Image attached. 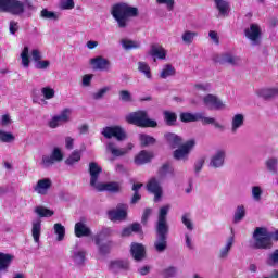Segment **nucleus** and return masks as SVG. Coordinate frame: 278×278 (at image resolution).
I'll list each match as a JSON object with an SVG mask.
<instances>
[{"instance_id":"6ab92c4d","label":"nucleus","mask_w":278,"mask_h":278,"mask_svg":"<svg viewBox=\"0 0 278 278\" xmlns=\"http://www.w3.org/2000/svg\"><path fill=\"white\" fill-rule=\"evenodd\" d=\"M94 189L98 192H121V185L118 182H99Z\"/></svg>"},{"instance_id":"39448f33","label":"nucleus","mask_w":278,"mask_h":278,"mask_svg":"<svg viewBox=\"0 0 278 278\" xmlns=\"http://www.w3.org/2000/svg\"><path fill=\"white\" fill-rule=\"evenodd\" d=\"M253 249H273V241H270V235L268 229L264 227H257L253 232Z\"/></svg>"},{"instance_id":"ddd939ff","label":"nucleus","mask_w":278,"mask_h":278,"mask_svg":"<svg viewBox=\"0 0 278 278\" xmlns=\"http://www.w3.org/2000/svg\"><path fill=\"white\" fill-rule=\"evenodd\" d=\"M203 103L208 110H225V103H223L217 96L212 93H208L203 98Z\"/></svg>"},{"instance_id":"58836bf2","label":"nucleus","mask_w":278,"mask_h":278,"mask_svg":"<svg viewBox=\"0 0 278 278\" xmlns=\"http://www.w3.org/2000/svg\"><path fill=\"white\" fill-rule=\"evenodd\" d=\"M216 8L223 16L229 12V2L225 0H215Z\"/></svg>"},{"instance_id":"0eeeda50","label":"nucleus","mask_w":278,"mask_h":278,"mask_svg":"<svg viewBox=\"0 0 278 278\" xmlns=\"http://www.w3.org/2000/svg\"><path fill=\"white\" fill-rule=\"evenodd\" d=\"M101 134L108 139L115 138L118 142H123L127 138L125 129L121 126H106L102 128Z\"/></svg>"},{"instance_id":"c756f323","label":"nucleus","mask_w":278,"mask_h":278,"mask_svg":"<svg viewBox=\"0 0 278 278\" xmlns=\"http://www.w3.org/2000/svg\"><path fill=\"white\" fill-rule=\"evenodd\" d=\"M164 138L169 147H172V149H177V147H181V142H184L181 137L173 132L165 134Z\"/></svg>"},{"instance_id":"f704fd0d","label":"nucleus","mask_w":278,"mask_h":278,"mask_svg":"<svg viewBox=\"0 0 278 278\" xmlns=\"http://www.w3.org/2000/svg\"><path fill=\"white\" fill-rule=\"evenodd\" d=\"M81 160V152L79 150H75L72 152V154L65 160V164L67 166H73L77 164Z\"/></svg>"},{"instance_id":"9d476101","label":"nucleus","mask_w":278,"mask_h":278,"mask_svg":"<svg viewBox=\"0 0 278 278\" xmlns=\"http://www.w3.org/2000/svg\"><path fill=\"white\" fill-rule=\"evenodd\" d=\"M148 192L154 194V202L157 203L162 200V195L164 194V190L162 189V184L157 178H151L147 184Z\"/></svg>"},{"instance_id":"2eb2a0df","label":"nucleus","mask_w":278,"mask_h":278,"mask_svg":"<svg viewBox=\"0 0 278 278\" xmlns=\"http://www.w3.org/2000/svg\"><path fill=\"white\" fill-rule=\"evenodd\" d=\"M128 208L127 204H118L116 208L108 212L110 220H125Z\"/></svg>"},{"instance_id":"0e129e2a","label":"nucleus","mask_w":278,"mask_h":278,"mask_svg":"<svg viewBox=\"0 0 278 278\" xmlns=\"http://www.w3.org/2000/svg\"><path fill=\"white\" fill-rule=\"evenodd\" d=\"M0 125L2 127H10V125H12V117H10L9 114L2 115L0 119Z\"/></svg>"},{"instance_id":"5701e85b","label":"nucleus","mask_w":278,"mask_h":278,"mask_svg":"<svg viewBox=\"0 0 278 278\" xmlns=\"http://www.w3.org/2000/svg\"><path fill=\"white\" fill-rule=\"evenodd\" d=\"M257 97L261 99H265V101H270V99H275L278 97V88L277 87H267L262 88L256 91Z\"/></svg>"},{"instance_id":"3c124183","label":"nucleus","mask_w":278,"mask_h":278,"mask_svg":"<svg viewBox=\"0 0 278 278\" xmlns=\"http://www.w3.org/2000/svg\"><path fill=\"white\" fill-rule=\"evenodd\" d=\"M139 140L141 142V147H149L155 142V138L149 135L141 134L139 136Z\"/></svg>"},{"instance_id":"bf43d9fd","label":"nucleus","mask_w":278,"mask_h":278,"mask_svg":"<svg viewBox=\"0 0 278 278\" xmlns=\"http://www.w3.org/2000/svg\"><path fill=\"white\" fill-rule=\"evenodd\" d=\"M41 93L47 100L53 99L55 97V90L51 87H43L41 89Z\"/></svg>"},{"instance_id":"473e14b6","label":"nucleus","mask_w":278,"mask_h":278,"mask_svg":"<svg viewBox=\"0 0 278 278\" xmlns=\"http://www.w3.org/2000/svg\"><path fill=\"white\" fill-rule=\"evenodd\" d=\"M151 160H153V153L142 150L135 157V164H137L138 166H142V164H147L148 162H151Z\"/></svg>"},{"instance_id":"ea45409f","label":"nucleus","mask_w":278,"mask_h":278,"mask_svg":"<svg viewBox=\"0 0 278 278\" xmlns=\"http://www.w3.org/2000/svg\"><path fill=\"white\" fill-rule=\"evenodd\" d=\"M197 36H199V34L197 31H190V30H186L182 36V42H185V45H192V42H194V38H197Z\"/></svg>"},{"instance_id":"e433bc0d","label":"nucleus","mask_w":278,"mask_h":278,"mask_svg":"<svg viewBox=\"0 0 278 278\" xmlns=\"http://www.w3.org/2000/svg\"><path fill=\"white\" fill-rule=\"evenodd\" d=\"M121 45H122L123 49H125L126 51H131V49H140V42L139 41L123 39L121 41Z\"/></svg>"},{"instance_id":"13d9d810","label":"nucleus","mask_w":278,"mask_h":278,"mask_svg":"<svg viewBox=\"0 0 278 278\" xmlns=\"http://www.w3.org/2000/svg\"><path fill=\"white\" fill-rule=\"evenodd\" d=\"M267 264L269 266H277L278 265V249L274 250L267 258Z\"/></svg>"},{"instance_id":"a19ab883","label":"nucleus","mask_w":278,"mask_h":278,"mask_svg":"<svg viewBox=\"0 0 278 278\" xmlns=\"http://www.w3.org/2000/svg\"><path fill=\"white\" fill-rule=\"evenodd\" d=\"M244 216H247V210L244 208V205L237 206L233 215V223H240Z\"/></svg>"},{"instance_id":"49530a36","label":"nucleus","mask_w":278,"mask_h":278,"mask_svg":"<svg viewBox=\"0 0 278 278\" xmlns=\"http://www.w3.org/2000/svg\"><path fill=\"white\" fill-rule=\"evenodd\" d=\"M181 223L187 227L188 231H192L194 229V224H192V218L190 213H184L181 216Z\"/></svg>"},{"instance_id":"338daca9","label":"nucleus","mask_w":278,"mask_h":278,"mask_svg":"<svg viewBox=\"0 0 278 278\" xmlns=\"http://www.w3.org/2000/svg\"><path fill=\"white\" fill-rule=\"evenodd\" d=\"M168 173H170V164L169 163H165L160 168L159 175H161V177H166V175H168Z\"/></svg>"},{"instance_id":"f03ea898","label":"nucleus","mask_w":278,"mask_h":278,"mask_svg":"<svg viewBox=\"0 0 278 278\" xmlns=\"http://www.w3.org/2000/svg\"><path fill=\"white\" fill-rule=\"evenodd\" d=\"M36 7L31 0H0V12H8L14 16H21L26 13V16H31Z\"/></svg>"},{"instance_id":"b1692460","label":"nucleus","mask_w":278,"mask_h":278,"mask_svg":"<svg viewBox=\"0 0 278 278\" xmlns=\"http://www.w3.org/2000/svg\"><path fill=\"white\" fill-rule=\"evenodd\" d=\"M244 127V114L237 113L231 117L230 131L231 134H238V130Z\"/></svg>"},{"instance_id":"052dcab7","label":"nucleus","mask_w":278,"mask_h":278,"mask_svg":"<svg viewBox=\"0 0 278 278\" xmlns=\"http://www.w3.org/2000/svg\"><path fill=\"white\" fill-rule=\"evenodd\" d=\"M156 3L160 5H166L168 12H173V10H175V0H156Z\"/></svg>"},{"instance_id":"e2e57ef3","label":"nucleus","mask_w":278,"mask_h":278,"mask_svg":"<svg viewBox=\"0 0 278 278\" xmlns=\"http://www.w3.org/2000/svg\"><path fill=\"white\" fill-rule=\"evenodd\" d=\"M75 8V2L73 0H62L60 2L61 10H73Z\"/></svg>"},{"instance_id":"aec40b11","label":"nucleus","mask_w":278,"mask_h":278,"mask_svg":"<svg viewBox=\"0 0 278 278\" xmlns=\"http://www.w3.org/2000/svg\"><path fill=\"white\" fill-rule=\"evenodd\" d=\"M51 186H53V181L50 178H43L37 181L34 190L37 194L45 195L51 190Z\"/></svg>"},{"instance_id":"7c9ffc66","label":"nucleus","mask_w":278,"mask_h":278,"mask_svg":"<svg viewBox=\"0 0 278 278\" xmlns=\"http://www.w3.org/2000/svg\"><path fill=\"white\" fill-rule=\"evenodd\" d=\"M265 167L271 175H278V157L269 156L265 160Z\"/></svg>"},{"instance_id":"09e8293b","label":"nucleus","mask_w":278,"mask_h":278,"mask_svg":"<svg viewBox=\"0 0 278 278\" xmlns=\"http://www.w3.org/2000/svg\"><path fill=\"white\" fill-rule=\"evenodd\" d=\"M180 121H182V123H194V122L199 121V113H197V114L181 113Z\"/></svg>"},{"instance_id":"a211bd4d","label":"nucleus","mask_w":278,"mask_h":278,"mask_svg":"<svg viewBox=\"0 0 278 278\" xmlns=\"http://www.w3.org/2000/svg\"><path fill=\"white\" fill-rule=\"evenodd\" d=\"M102 170L103 169L97 162L89 163L90 186H92V188L98 186L99 182L97 181H99V175H101Z\"/></svg>"},{"instance_id":"c85d7f7f","label":"nucleus","mask_w":278,"mask_h":278,"mask_svg":"<svg viewBox=\"0 0 278 278\" xmlns=\"http://www.w3.org/2000/svg\"><path fill=\"white\" fill-rule=\"evenodd\" d=\"M71 260L74 262L75 266H84L86 263V251L77 249L73 250Z\"/></svg>"},{"instance_id":"393cba45","label":"nucleus","mask_w":278,"mask_h":278,"mask_svg":"<svg viewBox=\"0 0 278 278\" xmlns=\"http://www.w3.org/2000/svg\"><path fill=\"white\" fill-rule=\"evenodd\" d=\"M41 233H42V222L37 218L31 223V236L36 244H40Z\"/></svg>"},{"instance_id":"9b49d317","label":"nucleus","mask_w":278,"mask_h":278,"mask_svg":"<svg viewBox=\"0 0 278 278\" xmlns=\"http://www.w3.org/2000/svg\"><path fill=\"white\" fill-rule=\"evenodd\" d=\"M227 159V150L219 148L217 149L210 159V166L212 168H223L225 160Z\"/></svg>"},{"instance_id":"5fc2aeb1","label":"nucleus","mask_w":278,"mask_h":278,"mask_svg":"<svg viewBox=\"0 0 278 278\" xmlns=\"http://www.w3.org/2000/svg\"><path fill=\"white\" fill-rule=\"evenodd\" d=\"M164 116H165V122L167 123V125L172 126V125H175V123H177V114H175L170 111H165Z\"/></svg>"},{"instance_id":"c03bdc74","label":"nucleus","mask_w":278,"mask_h":278,"mask_svg":"<svg viewBox=\"0 0 278 278\" xmlns=\"http://www.w3.org/2000/svg\"><path fill=\"white\" fill-rule=\"evenodd\" d=\"M138 72L142 73L147 79H151V67L146 62H138Z\"/></svg>"},{"instance_id":"603ef678","label":"nucleus","mask_w":278,"mask_h":278,"mask_svg":"<svg viewBox=\"0 0 278 278\" xmlns=\"http://www.w3.org/2000/svg\"><path fill=\"white\" fill-rule=\"evenodd\" d=\"M119 101H122L123 103H131V101H134V97L131 96V92H129V90H121Z\"/></svg>"},{"instance_id":"6e6552de","label":"nucleus","mask_w":278,"mask_h":278,"mask_svg":"<svg viewBox=\"0 0 278 278\" xmlns=\"http://www.w3.org/2000/svg\"><path fill=\"white\" fill-rule=\"evenodd\" d=\"M244 36L250 40L253 47H257V45L262 42V28L258 24H250V26L244 29Z\"/></svg>"},{"instance_id":"bb28decb","label":"nucleus","mask_w":278,"mask_h":278,"mask_svg":"<svg viewBox=\"0 0 278 278\" xmlns=\"http://www.w3.org/2000/svg\"><path fill=\"white\" fill-rule=\"evenodd\" d=\"M111 273H121V270H129V262L127 261H111L109 265Z\"/></svg>"},{"instance_id":"2f4dec72","label":"nucleus","mask_w":278,"mask_h":278,"mask_svg":"<svg viewBox=\"0 0 278 278\" xmlns=\"http://www.w3.org/2000/svg\"><path fill=\"white\" fill-rule=\"evenodd\" d=\"M149 55L152 58H157L159 60H166V50L162 46L152 45Z\"/></svg>"},{"instance_id":"864d4df0","label":"nucleus","mask_w":278,"mask_h":278,"mask_svg":"<svg viewBox=\"0 0 278 278\" xmlns=\"http://www.w3.org/2000/svg\"><path fill=\"white\" fill-rule=\"evenodd\" d=\"M112 247H114V242L113 241H108L106 243L103 244H99V251L101 253V255H108V253H110V251H112Z\"/></svg>"},{"instance_id":"a878e982","label":"nucleus","mask_w":278,"mask_h":278,"mask_svg":"<svg viewBox=\"0 0 278 278\" xmlns=\"http://www.w3.org/2000/svg\"><path fill=\"white\" fill-rule=\"evenodd\" d=\"M198 121H201L202 125H213L215 129L219 131H225V125L218 123L214 117H205L201 113H198Z\"/></svg>"},{"instance_id":"37998d69","label":"nucleus","mask_w":278,"mask_h":278,"mask_svg":"<svg viewBox=\"0 0 278 278\" xmlns=\"http://www.w3.org/2000/svg\"><path fill=\"white\" fill-rule=\"evenodd\" d=\"M21 60H22V66L24 68H29V47H24V49L21 52Z\"/></svg>"},{"instance_id":"f8f14e48","label":"nucleus","mask_w":278,"mask_h":278,"mask_svg":"<svg viewBox=\"0 0 278 278\" xmlns=\"http://www.w3.org/2000/svg\"><path fill=\"white\" fill-rule=\"evenodd\" d=\"M194 140H189L185 144H182L179 149L174 151V157L175 160H188V156L190 155V152L192 149H194Z\"/></svg>"},{"instance_id":"1a4fd4ad","label":"nucleus","mask_w":278,"mask_h":278,"mask_svg":"<svg viewBox=\"0 0 278 278\" xmlns=\"http://www.w3.org/2000/svg\"><path fill=\"white\" fill-rule=\"evenodd\" d=\"M214 62H216L217 64H222L223 66H240L241 60L240 56H237L230 52H226L215 55Z\"/></svg>"},{"instance_id":"6e6d98bb","label":"nucleus","mask_w":278,"mask_h":278,"mask_svg":"<svg viewBox=\"0 0 278 278\" xmlns=\"http://www.w3.org/2000/svg\"><path fill=\"white\" fill-rule=\"evenodd\" d=\"M262 194H264V190H262V187H252V199H254V201H262Z\"/></svg>"},{"instance_id":"20e7f679","label":"nucleus","mask_w":278,"mask_h":278,"mask_svg":"<svg viewBox=\"0 0 278 278\" xmlns=\"http://www.w3.org/2000/svg\"><path fill=\"white\" fill-rule=\"evenodd\" d=\"M126 123L136 125L137 127H157V122L149 118L147 111H136L125 116Z\"/></svg>"},{"instance_id":"de8ad7c7","label":"nucleus","mask_w":278,"mask_h":278,"mask_svg":"<svg viewBox=\"0 0 278 278\" xmlns=\"http://www.w3.org/2000/svg\"><path fill=\"white\" fill-rule=\"evenodd\" d=\"M15 137L14 134L4 131L0 128V142L10 143L14 142Z\"/></svg>"},{"instance_id":"774afa93","label":"nucleus","mask_w":278,"mask_h":278,"mask_svg":"<svg viewBox=\"0 0 278 278\" xmlns=\"http://www.w3.org/2000/svg\"><path fill=\"white\" fill-rule=\"evenodd\" d=\"M9 31L12 36L18 31V22L11 21L9 24Z\"/></svg>"},{"instance_id":"423d86ee","label":"nucleus","mask_w":278,"mask_h":278,"mask_svg":"<svg viewBox=\"0 0 278 278\" xmlns=\"http://www.w3.org/2000/svg\"><path fill=\"white\" fill-rule=\"evenodd\" d=\"M64 160V153L61 148H53L50 155L46 154L41 159L40 166L41 168H51L54 164H58Z\"/></svg>"},{"instance_id":"79ce46f5","label":"nucleus","mask_w":278,"mask_h":278,"mask_svg":"<svg viewBox=\"0 0 278 278\" xmlns=\"http://www.w3.org/2000/svg\"><path fill=\"white\" fill-rule=\"evenodd\" d=\"M175 75V67L173 65L167 64L163 67L161 72V79H168V77H173Z\"/></svg>"},{"instance_id":"c9c22d12","label":"nucleus","mask_w":278,"mask_h":278,"mask_svg":"<svg viewBox=\"0 0 278 278\" xmlns=\"http://www.w3.org/2000/svg\"><path fill=\"white\" fill-rule=\"evenodd\" d=\"M53 229L54 233L58 236V242H62V240H64V236H66V228L62 224L56 223L54 224Z\"/></svg>"},{"instance_id":"4c0bfd02","label":"nucleus","mask_w":278,"mask_h":278,"mask_svg":"<svg viewBox=\"0 0 278 278\" xmlns=\"http://www.w3.org/2000/svg\"><path fill=\"white\" fill-rule=\"evenodd\" d=\"M35 214L39 215L40 218H50V216H53L54 212L45 206H37L35 207Z\"/></svg>"},{"instance_id":"4be33fe9","label":"nucleus","mask_w":278,"mask_h":278,"mask_svg":"<svg viewBox=\"0 0 278 278\" xmlns=\"http://www.w3.org/2000/svg\"><path fill=\"white\" fill-rule=\"evenodd\" d=\"M236 242V239L233 238V235L228 237L226 244L219 249L218 252V260H227L229 257V253H231V249H233V243Z\"/></svg>"},{"instance_id":"69168bd1","label":"nucleus","mask_w":278,"mask_h":278,"mask_svg":"<svg viewBox=\"0 0 278 278\" xmlns=\"http://www.w3.org/2000/svg\"><path fill=\"white\" fill-rule=\"evenodd\" d=\"M30 55H31L35 64L37 62H40V60H42V53L38 49H33L31 52H30Z\"/></svg>"},{"instance_id":"72a5a7b5","label":"nucleus","mask_w":278,"mask_h":278,"mask_svg":"<svg viewBox=\"0 0 278 278\" xmlns=\"http://www.w3.org/2000/svg\"><path fill=\"white\" fill-rule=\"evenodd\" d=\"M110 236H112V228H103L94 238L97 247H99L101 241L105 240V238H110Z\"/></svg>"},{"instance_id":"8fccbe9b","label":"nucleus","mask_w":278,"mask_h":278,"mask_svg":"<svg viewBox=\"0 0 278 278\" xmlns=\"http://www.w3.org/2000/svg\"><path fill=\"white\" fill-rule=\"evenodd\" d=\"M110 90H112L111 87H102L101 89H99L98 91H96L94 93H92V99H94V101H100V99H103L105 97V94H108V92H110Z\"/></svg>"},{"instance_id":"f257e3e1","label":"nucleus","mask_w":278,"mask_h":278,"mask_svg":"<svg viewBox=\"0 0 278 278\" xmlns=\"http://www.w3.org/2000/svg\"><path fill=\"white\" fill-rule=\"evenodd\" d=\"M170 212V204L162 206L159 211L156 223V240L154 241V249L157 253H164L168 249V222L166 216Z\"/></svg>"},{"instance_id":"412c9836","label":"nucleus","mask_w":278,"mask_h":278,"mask_svg":"<svg viewBox=\"0 0 278 278\" xmlns=\"http://www.w3.org/2000/svg\"><path fill=\"white\" fill-rule=\"evenodd\" d=\"M74 233L76 238H88L92 236V230H90V227L86 223L78 222L75 224Z\"/></svg>"},{"instance_id":"dca6fc26","label":"nucleus","mask_w":278,"mask_h":278,"mask_svg":"<svg viewBox=\"0 0 278 278\" xmlns=\"http://www.w3.org/2000/svg\"><path fill=\"white\" fill-rule=\"evenodd\" d=\"M93 71H110L112 62L103 56H96L89 60Z\"/></svg>"},{"instance_id":"7ed1b4c3","label":"nucleus","mask_w":278,"mask_h":278,"mask_svg":"<svg viewBox=\"0 0 278 278\" xmlns=\"http://www.w3.org/2000/svg\"><path fill=\"white\" fill-rule=\"evenodd\" d=\"M111 14L116 21L118 27L121 29H125V27H127V23H129V18L138 16V9L130 7L127 3H117L112 7Z\"/></svg>"},{"instance_id":"4d7b16f0","label":"nucleus","mask_w":278,"mask_h":278,"mask_svg":"<svg viewBox=\"0 0 278 278\" xmlns=\"http://www.w3.org/2000/svg\"><path fill=\"white\" fill-rule=\"evenodd\" d=\"M164 278L177 277V267L169 266L162 271Z\"/></svg>"},{"instance_id":"f3484780","label":"nucleus","mask_w":278,"mask_h":278,"mask_svg":"<svg viewBox=\"0 0 278 278\" xmlns=\"http://www.w3.org/2000/svg\"><path fill=\"white\" fill-rule=\"evenodd\" d=\"M131 149H134V143H128L127 148H122V149L116 148V143L114 142H109L106 144V151H110V153L114 157H123V155H127V153H129Z\"/></svg>"},{"instance_id":"4468645a","label":"nucleus","mask_w":278,"mask_h":278,"mask_svg":"<svg viewBox=\"0 0 278 278\" xmlns=\"http://www.w3.org/2000/svg\"><path fill=\"white\" fill-rule=\"evenodd\" d=\"M71 121V109H65L61 112L60 115L52 117L49 122V127L51 129H55L60 127V125H64V123H68Z\"/></svg>"},{"instance_id":"a18cd8bd","label":"nucleus","mask_w":278,"mask_h":278,"mask_svg":"<svg viewBox=\"0 0 278 278\" xmlns=\"http://www.w3.org/2000/svg\"><path fill=\"white\" fill-rule=\"evenodd\" d=\"M40 17L45 18L46 21H58V18H60V16L58 15V13L53 12V11H49L47 9H43L40 12Z\"/></svg>"},{"instance_id":"cd10ccee","label":"nucleus","mask_w":278,"mask_h":278,"mask_svg":"<svg viewBox=\"0 0 278 278\" xmlns=\"http://www.w3.org/2000/svg\"><path fill=\"white\" fill-rule=\"evenodd\" d=\"M130 253L136 262H142V260H144V245L140 243H132Z\"/></svg>"},{"instance_id":"680f3d73","label":"nucleus","mask_w":278,"mask_h":278,"mask_svg":"<svg viewBox=\"0 0 278 278\" xmlns=\"http://www.w3.org/2000/svg\"><path fill=\"white\" fill-rule=\"evenodd\" d=\"M49 66H51V62L47 60H39L37 63H35V68L38 71H47Z\"/></svg>"}]
</instances>
